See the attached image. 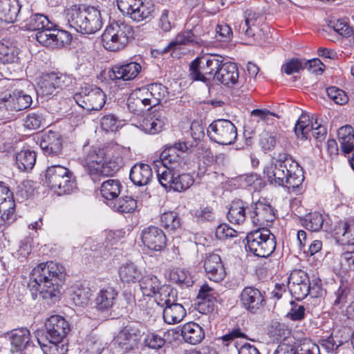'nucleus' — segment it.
Instances as JSON below:
<instances>
[{"label":"nucleus","mask_w":354,"mask_h":354,"mask_svg":"<svg viewBox=\"0 0 354 354\" xmlns=\"http://www.w3.org/2000/svg\"><path fill=\"white\" fill-rule=\"evenodd\" d=\"M66 277L65 268L59 263L47 261L35 267L30 274L32 288L39 292L44 299L51 302L57 301L60 296V288Z\"/></svg>","instance_id":"f257e3e1"},{"label":"nucleus","mask_w":354,"mask_h":354,"mask_svg":"<svg viewBox=\"0 0 354 354\" xmlns=\"http://www.w3.org/2000/svg\"><path fill=\"white\" fill-rule=\"evenodd\" d=\"M263 172L272 185L285 186L289 191L299 188L304 180L302 168L287 154L280 155Z\"/></svg>","instance_id":"f03ea898"},{"label":"nucleus","mask_w":354,"mask_h":354,"mask_svg":"<svg viewBox=\"0 0 354 354\" xmlns=\"http://www.w3.org/2000/svg\"><path fill=\"white\" fill-rule=\"evenodd\" d=\"M48 18L41 14L32 15L23 21V27L36 31L35 39L42 46L51 49L61 48L70 44L71 35L65 30L52 29Z\"/></svg>","instance_id":"7ed1b4c3"},{"label":"nucleus","mask_w":354,"mask_h":354,"mask_svg":"<svg viewBox=\"0 0 354 354\" xmlns=\"http://www.w3.org/2000/svg\"><path fill=\"white\" fill-rule=\"evenodd\" d=\"M66 19L69 28L82 34H93L102 26L100 10L85 5H75L67 9Z\"/></svg>","instance_id":"20e7f679"},{"label":"nucleus","mask_w":354,"mask_h":354,"mask_svg":"<svg viewBox=\"0 0 354 354\" xmlns=\"http://www.w3.org/2000/svg\"><path fill=\"white\" fill-rule=\"evenodd\" d=\"M132 37L131 26L121 21H113L104 31L102 43L105 49L116 52L124 48Z\"/></svg>","instance_id":"39448f33"},{"label":"nucleus","mask_w":354,"mask_h":354,"mask_svg":"<svg viewBox=\"0 0 354 354\" xmlns=\"http://www.w3.org/2000/svg\"><path fill=\"white\" fill-rule=\"evenodd\" d=\"M46 183L57 195L71 194L75 188V180L67 167L54 165L48 167L46 170Z\"/></svg>","instance_id":"423d86ee"},{"label":"nucleus","mask_w":354,"mask_h":354,"mask_svg":"<svg viewBox=\"0 0 354 354\" xmlns=\"http://www.w3.org/2000/svg\"><path fill=\"white\" fill-rule=\"evenodd\" d=\"M223 64V57L217 55L197 57L189 64V77L194 81L207 83L210 78H216Z\"/></svg>","instance_id":"0eeeda50"},{"label":"nucleus","mask_w":354,"mask_h":354,"mask_svg":"<svg viewBox=\"0 0 354 354\" xmlns=\"http://www.w3.org/2000/svg\"><path fill=\"white\" fill-rule=\"evenodd\" d=\"M69 330V324L63 317L52 315L46 319L44 328L36 331L35 337L39 344L62 342Z\"/></svg>","instance_id":"6e6552de"},{"label":"nucleus","mask_w":354,"mask_h":354,"mask_svg":"<svg viewBox=\"0 0 354 354\" xmlns=\"http://www.w3.org/2000/svg\"><path fill=\"white\" fill-rule=\"evenodd\" d=\"M248 250L255 256L268 257L275 250V236L265 227L248 233L245 238Z\"/></svg>","instance_id":"1a4fd4ad"},{"label":"nucleus","mask_w":354,"mask_h":354,"mask_svg":"<svg viewBox=\"0 0 354 354\" xmlns=\"http://www.w3.org/2000/svg\"><path fill=\"white\" fill-rule=\"evenodd\" d=\"M73 98L80 106L89 111L100 110L106 102L105 93L100 88L93 85L82 87Z\"/></svg>","instance_id":"9d476101"},{"label":"nucleus","mask_w":354,"mask_h":354,"mask_svg":"<svg viewBox=\"0 0 354 354\" xmlns=\"http://www.w3.org/2000/svg\"><path fill=\"white\" fill-rule=\"evenodd\" d=\"M117 6L123 15L137 22L150 17L154 10L153 4L146 0H117Z\"/></svg>","instance_id":"9b49d317"},{"label":"nucleus","mask_w":354,"mask_h":354,"mask_svg":"<svg viewBox=\"0 0 354 354\" xmlns=\"http://www.w3.org/2000/svg\"><path fill=\"white\" fill-rule=\"evenodd\" d=\"M207 133L211 140L223 145L234 143L237 136L234 124L224 119L212 122L207 129Z\"/></svg>","instance_id":"f8f14e48"},{"label":"nucleus","mask_w":354,"mask_h":354,"mask_svg":"<svg viewBox=\"0 0 354 354\" xmlns=\"http://www.w3.org/2000/svg\"><path fill=\"white\" fill-rule=\"evenodd\" d=\"M157 176L163 187L175 192L185 191L194 183L192 176L189 174H180V169L169 171L157 170Z\"/></svg>","instance_id":"ddd939ff"},{"label":"nucleus","mask_w":354,"mask_h":354,"mask_svg":"<svg viewBox=\"0 0 354 354\" xmlns=\"http://www.w3.org/2000/svg\"><path fill=\"white\" fill-rule=\"evenodd\" d=\"M188 147L185 142H176L173 145L167 146L161 152L158 162L162 165V167L158 170L169 171L176 169H182L183 159L181 154L185 152Z\"/></svg>","instance_id":"4468645a"},{"label":"nucleus","mask_w":354,"mask_h":354,"mask_svg":"<svg viewBox=\"0 0 354 354\" xmlns=\"http://www.w3.org/2000/svg\"><path fill=\"white\" fill-rule=\"evenodd\" d=\"M168 94L167 88L158 83H153L135 91V95L140 96L147 110L160 104Z\"/></svg>","instance_id":"2eb2a0df"},{"label":"nucleus","mask_w":354,"mask_h":354,"mask_svg":"<svg viewBox=\"0 0 354 354\" xmlns=\"http://www.w3.org/2000/svg\"><path fill=\"white\" fill-rule=\"evenodd\" d=\"M264 295V292H261L255 287H245L240 295L241 304L250 313H257L266 304Z\"/></svg>","instance_id":"dca6fc26"},{"label":"nucleus","mask_w":354,"mask_h":354,"mask_svg":"<svg viewBox=\"0 0 354 354\" xmlns=\"http://www.w3.org/2000/svg\"><path fill=\"white\" fill-rule=\"evenodd\" d=\"M251 209L252 210L249 211V214L252 222L255 225H267L274 220V209L269 204L259 201L251 205Z\"/></svg>","instance_id":"f3484780"},{"label":"nucleus","mask_w":354,"mask_h":354,"mask_svg":"<svg viewBox=\"0 0 354 354\" xmlns=\"http://www.w3.org/2000/svg\"><path fill=\"white\" fill-rule=\"evenodd\" d=\"M141 239L146 247L154 251H160L166 246V236L158 227L150 226L145 228L142 232Z\"/></svg>","instance_id":"a211bd4d"},{"label":"nucleus","mask_w":354,"mask_h":354,"mask_svg":"<svg viewBox=\"0 0 354 354\" xmlns=\"http://www.w3.org/2000/svg\"><path fill=\"white\" fill-rule=\"evenodd\" d=\"M204 268L207 278L213 281H221L226 272L220 256L217 254H209L204 262Z\"/></svg>","instance_id":"6ab92c4d"},{"label":"nucleus","mask_w":354,"mask_h":354,"mask_svg":"<svg viewBox=\"0 0 354 354\" xmlns=\"http://www.w3.org/2000/svg\"><path fill=\"white\" fill-rule=\"evenodd\" d=\"M141 68L140 64L133 62L123 65H115L109 72V75L113 80H131L138 76Z\"/></svg>","instance_id":"aec40b11"},{"label":"nucleus","mask_w":354,"mask_h":354,"mask_svg":"<svg viewBox=\"0 0 354 354\" xmlns=\"http://www.w3.org/2000/svg\"><path fill=\"white\" fill-rule=\"evenodd\" d=\"M120 149L117 147L112 153L104 160L103 164L100 167L97 172V181L100 180L101 177H108L113 176L123 165V158L120 153Z\"/></svg>","instance_id":"412c9836"},{"label":"nucleus","mask_w":354,"mask_h":354,"mask_svg":"<svg viewBox=\"0 0 354 354\" xmlns=\"http://www.w3.org/2000/svg\"><path fill=\"white\" fill-rule=\"evenodd\" d=\"M106 150L101 148H93L87 153V171L94 182H97V172L106 159Z\"/></svg>","instance_id":"4be33fe9"},{"label":"nucleus","mask_w":354,"mask_h":354,"mask_svg":"<svg viewBox=\"0 0 354 354\" xmlns=\"http://www.w3.org/2000/svg\"><path fill=\"white\" fill-rule=\"evenodd\" d=\"M40 147L46 155H58L62 149L60 134L52 131L45 133L41 137Z\"/></svg>","instance_id":"5701e85b"},{"label":"nucleus","mask_w":354,"mask_h":354,"mask_svg":"<svg viewBox=\"0 0 354 354\" xmlns=\"http://www.w3.org/2000/svg\"><path fill=\"white\" fill-rule=\"evenodd\" d=\"M118 352L124 353L133 350L137 346V336L127 327L121 330L113 339Z\"/></svg>","instance_id":"b1692460"},{"label":"nucleus","mask_w":354,"mask_h":354,"mask_svg":"<svg viewBox=\"0 0 354 354\" xmlns=\"http://www.w3.org/2000/svg\"><path fill=\"white\" fill-rule=\"evenodd\" d=\"M129 177L134 185L145 186L152 180L153 171L149 165L137 163L131 167Z\"/></svg>","instance_id":"393cba45"},{"label":"nucleus","mask_w":354,"mask_h":354,"mask_svg":"<svg viewBox=\"0 0 354 354\" xmlns=\"http://www.w3.org/2000/svg\"><path fill=\"white\" fill-rule=\"evenodd\" d=\"M20 10L18 0H0V19L6 23H13L20 18Z\"/></svg>","instance_id":"a878e982"},{"label":"nucleus","mask_w":354,"mask_h":354,"mask_svg":"<svg viewBox=\"0 0 354 354\" xmlns=\"http://www.w3.org/2000/svg\"><path fill=\"white\" fill-rule=\"evenodd\" d=\"M239 77L237 66L232 62H225L218 70L216 80L225 86H231L237 83Z\"/></svg>","instance_id":"bb28decb"},{"label":"nucleus","mask_w":354,"mask_h":354,"mask_svg":"<svg viewBox=\"0 0 354 354\" xmlns=\"http://www.w3.org/2000/svg\"><path fill=\"white\" fill-rule=\"evenodd\" d=\"M11 351L19 352L28 346L30 341V333L26 328L15 329L10 335Z\"/></svg>","instance_id":"cd10ccee"},{"label":"nucleus","mask_w":354,"mask_h":354,"mask_svg":"<svg viewBox=\"0 0 354 354\" xmlns=\"http://www.w3.org/2000/svg\"><path fill=\"white\" fill-rule=\"evenodd\" d=\"M183 339L190 344H197L201 342L205 337L203 328L195 322L185 324L181 330Z\"/></svg>","instance_id":"c85d7f7f"},{"label":"nucleus","mask_w":354,"mask_h":354,"mask_svg":"<svg viewBox=\"0 0 354 354\" xmlns=\"http://www.w3.org/2000/svg\"><path fill=\"white\" fill-rule=\"evenodd\" d=\"M197 26H195L191 30H186L178 33L175 39L171 41L167 48H172L178 45H195L201 44L202 39L196 34Z\"/></svg>","instance_id":"c756f323"},{"label":"nucleus","mask_w":354,"mask_h":354,"mask_svg":"<svg viewBox=\"0 0 354 354\" xmlns=\"http://www.w3.org/2000/svg\"><path fill=\"white\" fill-rule=\"evenodd\" d=\"M186 315L183 306L176 302L165 306L162 310V317L165 323L175 324L181 322Z\"/></svg>","instance_id":"7c9ffc66"},{"label":"nucleus","mask_w":354,"mask_h":354,"mask_svg":"<svg viewBox=\"0 0 354 354\" xmlns=\"http://www.w3.org/2000/svg\"><path fill=\"white\" fill-rule=\"evenodd\" d=\"M337 241L342 244L354 245V221L349 223H340L335 229Z\"/></svg>","instance_id":"2f4dec72"},{"label":"nucleus","mask_w":354,"mask_h":354,"mask_svg":"<svg viewBox=\"0 0 354 354\" xmlns=\"http://www.w3.org/2000/svg\"><path fill=\"white\" fill-rule=\"evenodd\" d=\"M117 295V291L112 287L102 288L95 299L97 308L100 310L111 308L114 304Z\"/></svg>","instance_id":"473e14b6"},{"label":"nucleus","mask_w":354,"mask_h":354,"mask_svg":"<svg viewBox=\"0 0 354 354\" xmlns=\"http://www.w3.org/2000/svg\"><path fill=\"white\" fill-rule=\"evenodd\" d=\"M338 140L342 151L349 153L354 149V131L351 126L346 125L339 129L337 131Z\"/></svg>","instance_id":"72a5a7b5"},{"label":"nucleus","mask_w":354,"mask_h":354,"mask_svg":"<svg viewBox=\"0 0 354 354\" xmlns=\"http://www.w3.org/2000/svg\"><path fill=\"white\" fill-rule=\"evenodd\" d=\"M6 101L8 105L16 111L30 107L32 102L31 96L25 94L23 91H15Z\"/></svg>","instance_id":"f704fd0d"},{"label":"nucleus","mask_w":354,"mask_h":354,"mask_svg":"<svg viewBox=\"0 0 354 354\" xmlns=\"http://www.w3.org/2000/svg\"><path fill=\"white\" fill-rule=\"evenodd\" d=\"M140 290L145 296L152 297L156 295L161 288L160 281L156 276L148 274L139 280Z\"/></svg>","instance_id":"c9c22d12"},{"label":"nucleus","mask_w":354,"mask_h":354,"mask_svg":"<svg viewBox=\"0 0 354 354\" xmlns=\"http://www.w3.org/2000/svg\"><path fill=\"white\" fill-rule=\"evenodd\" d=\"M122 188V185L119 180L109 179L102 183L100 193L104 198L111 203L118 198Z\"/></svg>","instance_id":"e433bc0d"},{"label":"nucleus","mask_w":354,"mask_h":354,"mask_svg":"<svg viewBox=\"0 0 354 354\" xmlns=\"http://www.w3.org/2000/svg\"><path fill=\"white\" fill-rule=\"evenodd\" d=\"M15 200L9 198L0 203V227L10 225L15 220Z\"/></svg>","instance_id":"4c0bfd02"},{"label":"nucleus","mask_w":354,"mask_h":354,"mask_svg":"<svg viewBox=\"0 0 354 354\" xmlns=\"http://www.w3.org/2000/svg\"><path fill=\"white\" fill-rule=\"evenodd\" d=\"M120 280L127 283H136L139 281L141 277V272L137 266L133 263H126L121 266L118 270Z\"/></svg>","instance_id":"58836bf2"},{"label":"nucleus","mask_w":354,"mask_h":354,"mask_svg":"<svg viewBox=\"0 0 354 354\" xmlns=\"http://www.w3.org/2000/svg\"><path fill=\"white\" fill-rule=\"evenodd\" d=\"M155 296V301L163 308L177 301V291L169 286L161 287Z\"/></svg>","instance_id":"ea45409f"},{"label":"nucleus","mask_w":354,"mask_h":354,"mask_svg":"<svg viewBox=\"0 0 354 354\" xmlns=\"http://www.w3.org/2000/svg\"><path fill=\"white\" fill-rule=\"evenodd\" d=\"M246 218L245 203L241 200L232 203L227 212V218L232 223L241 224Z\"/></svg>","instance_id":"a19ab883"},{"label":"nucleus","mask_w":354,"mask_h":354,"mask_svg":"<svg viewBox=\"0 0 354 354\" xmlns=\"http://www.w3.org/2000/svg\"><path fill=\"white\" fill-rule=\"evenodd\" d=\"M36 162V153L35 151L24 149L16 155V164L21 171L31 170Z\"/></svg>","instance_id":"79ce46f5"},{"label":"nucleus","mask_w":354,"mask_h":354,"mask_svg":"<svg viewBox=\"0 0 354 354\" xmlns=\"http://www.w3.org/2000/svg\"><path fill=\"white\" fill-rule=\"evenodd\" d=\"M214 295L215 290L207 284H203L201 287L197 297L198 299H201V301L198 302V309L200 311L205 310V306L206 302L207 303V312L213 310Z\"/></svg>","instance_id":"37998d69"},{"label":"nucleus","mask_w":354,"mask_h":354,"mask_svg":"<svg viewBox=\"0 0 354 354\" xmlns=\"http://www.w3.org/2000/svg\"><path fill=\"white\" fill-rule=\"evenodd\" d=\"M109 205L114 210L122 214L131 213L137 207V201L131 196H125L111 202Z\"/></svg>","instance_id":"c03bdc74"},{"label":"nucleus","mask_w":354,"mask_h":354,"mask_svg":"<svg viewBox=\"0 0 354 354\" xmlns=\"http://www.w3.org/2000/svg\"><path fill=\"white\" fill-rule=\"evenodd\" d=\"M169 279L171 282L181 287L192 286L194 281L189 272L185 269L174 268L169 272Z\"/></svg>","instance_id":"a18cd8bd"},{"label":"nucleus","mask_w":354,"mask_h":354,"mask_svg":"<svg viewBox=\"0 0 354 354\" xmlns=\"http://www.w3.org/2000/svg\"><path fill=\"white\" fill-rule=\"evenodd\" d=\"M161 225L170 232H174L180 227V218L175 212H165L160 216Z\"/></svg>","instance_id":"49530a36"},{"label":"nucleus","mask_w":354,"mask_h":354,"mask_svg":"<svg viewBox=\"0 0 354 354\" xmlns=\"http://www.w3.org/2000/svg\"><path fill=\"white\" fill-rule=\"evenodd\" d=\"M18 49L8 41H0V61L3 63L14 62Z\"/></svg>","instance_id":"de8ad7c7"},{"label":"nucleus","mask_w":354,"mask_h":354,"mask_svg":"<svg viewBox=\"0 0 354 354\" xmlns=\"http://www.w3.org/2000/svg\"><path fill=\"white\" fill-rule=\"evenodd\" d=\"M312 128L310 124L309 116L301 114L295 126L294 131L297 138L308 139Z\"/></svg>","instance_id":"09e8293b"},{"label":"nucleus","mask_w":354,"mask_h":354,"mask_svg":"<svg viewBox=\"0 0 354 354\" xmlns=\"http://www.w3.org/2000/svg\"><path fill=\"white\" fill-rule=\"evenodd\" d=\"M164 125V118L155 116L145 118L141 124L145 131L151 134H156L161 131Z\"/></svg>","instance_id":"8fccbe9b"},{"label":"nucleus","mask_w":354,"mask_h":354,"mask_svg":"<svg viewBox=\"0 0 354 354\" xmlns=\"http://www.w3.org/2000/svg\"><path fill=\"white\" fill-rule=\"evenodd\" d=\"M48 75L57 91L69 86L73 82V78L71 75L60 72H51L48 73Z\"/></svg>","instance_id":"3c124183"},{"label":"nucleus","mask_w":354,"mask_h":354,"mask_svg":"<svg viewBox=\"0 0 354 354\" xmlns=\"http://www.w3.org/2000/svg\"><path fill=\"white\" fill-rule=\"evenodd\" d=\"M324 218L322 215L318 212L310 213L306 215L304 219V225L312 232L319 231L323 226Z\"/></svg>","instance_id":"603ef678"},{"label":"nucleus","mask_w":354,"mask_h":354,"mask_svg":"<svg viewBox=\"0 0 354 354\" xmlns=\"http://www.w3.org/2000/svg\"><path fill=\"white\" fill-rule=\"evenodd\" d=\"M37 92L42 96L55 95L58 91L55 88L48 73L44 74L38 82Z\"/></svg>","instance_id":"864d4df0"},{"label":"nucleus","mask_w":354,"mask_h":354,"mask_svg":"<svg viewBox=\"0 0 354 354\" xmlns=\"http://www.w3.org/2000/svg\"><path fill=\"white\" fill-rule=\"evenodd\" d=\"M34 192V187L32 182L30 180H25L20 183L16 189L15 193V198L17 201L20 203L29 198Z\"/></svg>","instance_id":"5fc2aeb1"},{"label":"nucleus","mask_w":354,"mask_h":354,"mask_svg":"<svg viewBox=\"0 0 354 354\" xmlns=\"http://www.w3.org/2000/svg\"><path fill=\"white\" fill-rule=\"evenodd\" d=\"M100 126L106 132H113L118 131L122 126V123L115 115L108 114L101 118Z\"/></svg>","instance_id":"6e6d98bb"},{"label":"nucleus","mask_w":354,"mask_h":354,"mask_svg":"<svg viewBox=\"0 0 354 354\" xmlns=\"http://www.w3.org/2000/svg\"><path fill=\"white\" fill-rule=\"evenodd\" d=\"M91 293L87 287L77 288L72 295V299L76 306L86 305L91 298Z\"/></svg>","instance_id":"4d7b16f0"},{"label":"nucleus","mask_w":354,"mask_h":354,"mask_svg":"<svg viewBox=\"0 0 354 354\" xmlns=\"http://www.w3.org/2000/svg\"><path fill=\"white\" fill-rule=\"evenodd\" d=\"M289 290L293 297L297 300H301L306 298L310 292V283L305 282L300 285H290Z\"/></svg>","instance_id":"13d9d810"},{"label":"nucleus","mask_w":354,"mask_h":354,"mask_svg":"<svg viewBox=\"0 0 354 354\" xmlns=\"http://www.w3.org/2000/svg\"><path fill=\"white\" fill-rule=\"evenodd\" d=\"M106 346L103 339L96 335H91L87 341V350L91 354H102Z\"/></svg>","instance_id":"bf43d9fd"},{"label":"nucleus","mask_w":354,"mask_h":354,"mask_svg":"<svg viewBox=\"0 0 354 354\" xmlns=\"http://www.w3.org/2000/svg\"><path fill=\"white\" fill-rule=\"evenodd\" d=\"M326 93L328 97L337 104H344L348 100V97L345 91L335 86L328 87L326 89Z\"/></svg>","instance_id":"052dcab7"},{"label":"nucleus","mask_w":354,"mask_h":354,"mask_svg":"<svg viewBox=\"0 0 354 354\" xmlns=\"http://www.w3.org/2000/svg\"><path fill=\"white\" fill-rule=\"evenodd\" d=\"M127 106L131 112L138 114L142 113L145 109L147 110V106L144 105L142 99L140 96L135 95V91L128 98Z\"/></svg>","instance_id":"680f3d73"},{"label":"nucleus","mask_w":354,"mask_h":354,"mask_svg":"<svg viewBox=\"0 0 354 354\" xmlns=\"http://www.w3.org/2000/svg\"><path fill=\"white\" fill-rule=\"evenodd\" d=\"M166 340L160 335L151 333L146 335L144 340L145 345L151 349H159L165 344Z\"/></svg>","instance_id":"e2e57ef3"},{"label":"nucleus","mask_w":354,"mask_h":354,"mask_svg":"<svg viewBox=\"0 0 354 354\" xmlns=\"http://www.w3.org/2000/svg\"><path fill=\"white\" fill-rule=\"evenodd\" d=\"M350 292V288L346 284H341L335 292V299L333 301V305L339 308L343 306L347 301Z\"/></svg>","instance_id":"0e129e2a"},{"label":"nucleus","mask_w":354,"mask_h":354,"mask_svg":"<svg viewBox=\"0 0 354 354\" xmlns=\"http://www.w3.org/2000/svg\"><path fill=\"white\" fill-rule=\"evenodd\" d=\"M215 235L218 239L224 241L227 239L236 237L237 236V232L228 225L223 223L216 227Z\"/></svg>","instance_id":"69168bd1"},{"label":"nucleus","mask_w":354,"mask_h":354,"mask_svg":"<svg viewBox=\"0 0 354 354\" xmlns=\"http://www.w3.org/2000/svg\"><path fill=\"white\" fill-rule=\"evenodd\" d=\"M310 283L308 274L301 270H294L288 277V286L290 285H298L303 283Z\"/></svg>","instance_id":"338daca9"},{"label":"nucleus","mask_w":354,"mask_h":354,"mask_svg":"<svg viewBox=\"0 0 354 354\" xmlns=\"http://www.w3.org/2000/svg\"><path fill=\"white\" fill-rule=\"evenodd\" d=\"M295 354H320L319 346L310 341L304 342L297 348L295 347Z\"/></svg>","instance_id":"774afa93"}]
</instances>
